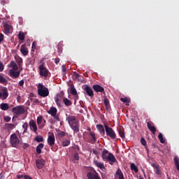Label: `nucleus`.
<instances>
[{
    "instance_id": "nucleus-36",
    "label": "nucleus",
    "mask_w": 179,
    "mask_h": 179,
    "mask_svg": "<svg viewBox=\"0 0 179 179\" xmlns=\"http://www.w3.org/2000/svg\"><path fill=\"white\" fill-rule=\"evenodd\" d=\"M131 167V170H133L134 171H135V173H138V166H136V165H135V164L131 163L130 165Z\"/></svg>"
},
{
    "instance_id": "nucleus-5",
    "label": "nucleus",
    "mask_w": 179,
    "mask_h": 179,
    "mask_svg": "<svg viewBox=\"0 0 179 179\" xmlns=\"http://www.w3.org/2000/svg\"><path fill=\"white\" fill-rule=\"evenodd\" d=\"M10 145L12 148H17V145L20 143V140L17 138L16 134H13L10 136Z\"/></svg>"
},
{
    "instance_id": "nucleus-1",
    "label": "nucleus",
    "mask_w": 179,
    "mask_h": 179,
    "mask_svg": "<svg viewBox=\"0 0 179 179\" xmlns=\"http://www.w3.org/2000/svg\"><path fill=\"white\" fill-rule=\"evenodd\" d=\"M101 157L103 162H108V163L113 166L114 163H117V158L111 152H108V150H103L101 153Z\"/></svg>"
},
{
    "instance_id": "nucleus-2",
    "label": "nucleus",
    "mask_w": 179,
    "mask_h": 179,
    "mask_svg": "<svg viewBox=\"0 0 179 179\" xmlns=\"http://www.w3.org/2000/svg\"><path fill=\"white\" fill-rule=\"evenodd\" d=\"M70 128L74 131V132H79V121L76 119V117L69 115L66 117Z\"/></svg>"
},
{
    "instance_id": "nucleus-3",
    "label": "nucleus",
    "mask_w": 179,
    "mask_h": 179,
    "mask_svg": "<svg viewBox=\"0 0 179 179\" xmlns=\"http://www.w3.org/2000/svg\"><path fill=\"white\" fill-rule=\"evenodd\" d=\"M38 94L41 97H47L50 94V91L48 88L44 86V85L39 83L37 86Z\"/></svg>"
},
{
    "instance_id": "nucleus-49",
    "label": "nucleus",
    "mask_w": 179,
    "mask_h": 179,
    "mask_svg": "<svg viewBox=\"0 0 179 179\" xmlns=\"http://www.w3.org/2000/svg\"><path fill=\"white\" fill-rule=\"evenodd\" d=\"M3 120H4V121H5L6 122H10V117H9V116H6V117H4Z\"/></svg>"
},
{
    "instance_id": "nucleus-6",
    "label": "nucleus",
    "mask_w": 179,
    "mask_h": 179,
    "mask_svg": "<svg viewBox=\"0 0 179 179\" xmlns=\"http://www.w3.org/2000/svg\"><path fill=\"white\" fill-rule=\"evenodd\" d=\"M39 69V75L40 76H44L45 78H47L48 76V73H50V71L48 70L47 68H45V63H43L38 66Z\"/></svg>"
},
{
    "instance_id": "nucleus-20",
    "label": "nucleus",
    "mask_w": 179,
    "mask_h": 179,
    "mask_svg": "<svg viewBox=\"0 0 179 179\" xmlns=\"http://www.w3.org/2000/svg\"><path fill=\"white\" fill-rule=\"evenodd\" d=\"M48 113L52 116L55 117V115L57 113H58V110H57V108L55 107H51L49 110H48Z\"/></svg>"
},
{
    "instance_id": "nucleus-29",
    "label": "nucleus",
    "mask_w": 179,
    "mask_h": 179,
    "mask_svg": "<svg viewBox=\"0 0 179 179\" xmlns=\"http://www.w3.org/2000/svg\"><path fill=\"white\" fill-rule=\"evenodd\" d=\"M44 148V144L43 143H39L38 145L36 147V152L38 155H40L41 153V149Z\"/></svg>"
},
{
    "instance_id": "nucleus-23",
    "label": "nucleus",
    "mask_w": 179,
    "mask_h": 179,
    "mask_svg": "<svg viewBox=\"0 0 179 179\" xmlns=\"http://www.w3.org/2000/svg\"><path fill=\"white\" fill-rule=\"evenodd\" d=\"M1 110H3V111H8V109L9 108V104L7 103H2L0 105Z\"/></svg>"
},
{
    "instance_id": "nucleus-17",
    "label": "nucleus",
    "mask_w": 179,
    "mask_h": 179,
    "mask_svg": "<svg viewBox=\"0 0 179 179\" xmlns=\"http://www.w3.org/2000/svg\"><path fill=\"white\" fill-rule=\"evenodd\" d=\"M29 127L35 134H37V124H36V121L31 120L29 122Z\"/></svg>"
},
{
    "instance_id": "nucleus-31",
    "label": "nucleus",
    "mask_w": 179,
    "mask_h": 179,
    "mask_svg": "<svg viewBox=\"0 0 179 179\" xmlns=\"http://www.w3.org/2000/svg\"><path fill=\"white\" fill-rule=\"evenodd\" d=\"M173 160H174L175 166H176L178 171H179V157H175Z\"/></svg>"
},
{
    "instance_id": "nucleus-51",
    "label": "nucleus",
    "mask_w": 179,
    "mask_h": 179,
    "mask_svg": "<svg viewBox=\"0 0 179 179\" xmlns=\"http://www.w3.org/2000/svg\"><path fill=\"white\" fill-rule=\"evenodd\" d=\"M36 45H37V43L36 42H33L31 46L32 51H34V50H36Z\"/></svg>"
},
{
    "instance_id": "nucleus-32",
    "label": "nucleus",
    "mask_w": 179,
    "mask_h": 179,
    "mask_svg": "<svg viewBox=\"0 0 179 179\" xmlns=\"http://www.w3.org/2000/svg\"><path fill=\"white\" fill-rule=\"evenodd\" d=\"M65 135H66V133H65V131H59L57 135H56V138H64V136H65Z\"/></svg>"
},
{
    "instance_id": "nucleus-45",
    "label": "nucleus",
    "mask_w": 179,
    "mask_h": 179,
    "mask_svg": "<svg viewBox=\"0 0 179 179\" xmlns=\"http://www.w3.org/2000/svg\"><path fill=\"white\" fill-rule=\"evenodd\" d=\"M141 145H143V146H146L147 142H146V140L145 139V138H143V137L141 138Z\"/></svg>"
},
{
    "instance_id": "nucleus-54",
    "label": "nucleus",
    "mask_w": 179,
    "mask_h": 179,
    "mask_svg": "<svg viewBox=\"0 0 179 179\" xmlns=\"http://www.w3.org/2000/svg\"><path fill=\"white\" fill-rule=\"evenodd\" d=\"M23 85H24V80H21L19 82V86L23 87Z\"/></svg>"
},
{
    "instance_id": "nucleus-48",
    "label": "nucleus",
    "mask_w": 179,
    "mask_h": 179,
    "mask_svg": "<svg viewBox=\"0 0 179 179\" xmlns=\"http://www.w3.org/2000/svg\"><path fill=\"white\" fill-rule=\"evenodd\" d=\"M5 69V66L3 65V63L0 61V72H2Z\"/></svg>"
},
{
    "instance_id": "nucleus-52",
    "label": "nucleus",
    "mask_w": 179,
    "mask_h": 179,
    "mask_svg": "<svg viewBox=\"0 0 179 179\" xmlns=\"http://www.w3.org/2000/svg\"><path fill=\"white\" fill-rule=\"evenodd\" d=\"M156 174L160 175V169H159V166H156V171H155Z\"/></svg>"
},
{
    "instance_id": "nucleus-28",
    "label": "nucleus",
    "mask_w": 179,
    "mask_h": 179,
    "mask_svg": "<svg viewBox=\"0 0 179 179\" xmlns=\"http://www.w3.org/2000/svg\"><path fill=\"white\" fill-rule=\"evenodd\" d=\"M55 101L57 107H59V108L62 107V102L61 101L59 98H58V96L55 97Z\"/></svg>"
},
{
    "instance_id": "nucleus-4",
    "label": "nucleus",
    "mask_w": 179,
    "mask_h": 179,
    "mask_svg": "<svg viewBox=\"0 0 179 179\" xmlns=\"http://www.w3.org/2000/svg\"><path fill=\"white\" fill-rule=\"evenodd\" d=\"M104 128H105V131L107 136H109L110 139H116L117 134H115V131H114L113 128L108 127V125L106 124H104Z\"/></svg>"
},
{
    "instance_id": "nucleus-35",
    "label": "nucleus",
    "mask_w": 179,
    "mask_h": 179,
    "mask_svg": "<svg viewBox=\"0 0 179 179\" xmlns=\"http://www.w3.org/2000/svg\"><path fill=\"white\" fill-rule=\"evenodd\" d=\"M70 92L73 96H78V92L76 91V89H75V87H71Z\"/></svg>"
},
{
    "instance_id": "nucleus-27",
    "label": "nucleus",
    "mask_w": 179,
    "mask_h": 179,
    "mask_svg": "<svg viewBox=\"0 0 179 179\" xmlns=\"http://www.w3.org/2000/svg\"><path fill=\"white\" fill-rule=\"evenodd\" d=\"M10 66L13 68V71H17V69H19L17 64H16V63L13 61L10 62Z\"/></svg>"
},
{
    "instance_id": "nucleus-30",
    "label": "nucleus",
    "mask_w": 179,
    "mask_h": 179,
    "mask_svg": "<svg viewBox=\"0 0 179 179\" xmlns=\"http://www.w3.org/2000/svg\"><path fill=\"white\" fill-rule=\"evenodd\" d=\"M16 125L12 124V123H6L5 124V127L6 129H13L15 128Z\"/></svg>"
},
{
    "instance_id": "nucleus-59",
    "label": "nucleus",
    "mask_w": 179,
    "mask_h": 179,
    "mask_svg": "<svg viewBox=\"0 0 179 179\" xmlns=\"http://www.w3.org/2000/svg\"><path fill=\"white\" fill-rule=\"evenodd\" d=\"M17 178L21 179V178H24V176L23 175H17Z\"/></svg>"
},
{
    "instance_id": "nucleus-53",
    "label": "nucleus",
    "mask_w": 179,
    "mask_h": 179,
    "mask_svg": "<svg viewBox=\"0 0 179 179\" xmlns=\"http://www.w3.org/2000/svg\"><path fill=\"white\" fill-rule=\"evenodd\" d=\"M53 118L55 120V121H59V116L55 115V116H52Z\"/></svg>"
},
{
    "instance_id": "nucleus-44",
    "label": "nucleus",
    "mask_w": 179,
    "mask_h": 179,
    "mask_svg": "<svg viewBox=\"0 0 179 179\" xmlns=\"http://www.w3.org/2000/svg\"><path fill=\"white\" fill-rule=\"evenodd\" d=\"M120 101L122 103H129L130 100L129 99L124 97V98H120Z\"/></svg>"
},
{
    "instance_id": "nucleus-37",
    "label": "nucleus",
    "mask_w": 179,
    "mask_h": 179,
    "mask_svg": "<svg viewBox=\"0 0 179 179\" xmlns=\"http://www.w3.org/2000/svg\"><path fill=\"white\" fill-rule=\"evenodd\" d=\"M18 38L21 41H23V40H24V33H23V31H20L19 32V34H18Z\"/></svg>"
},
{
    "instance_id": "nucleus-41",
    "label": "nucleus",
    "mask_w": 179,
    "mask_h": 179,
    "mask_svg": "<svg viewBox=\"0 0 179 179\" xmlns=\"http://www.w3.org/2000/svg\"><path fill=\"white\" fill-rule=\"evenodd\" d=\"M17 64L19 68H21L22 64H23V59L20 57H18L17 59Z\"/></svg>"
},
{
    "instance_id": "nucleus-42",
    "label": "nucleus",
    "mask_w": 179,
    "mask_h": 179,
    "mask_svg": "<svg viewBox=\"0 0 179 179\" xmlns=\"http://www.w3.org/2000/svg\"><path fill=\"white\" fill-rule=\"evenodd\" d=\"M118 132H119L120 136L122 139H124V138H125V132H124L123 130L121 129L118 130Z\"/></svg>"
},
{
    "instance_id": "nucleus-55",
    "label": "nucleus",
    "mask_w": 179,
    "mask_h": 179,
    "mask_svg": "<svg viewBox=\"0 0 179 179\" xmlns=\"http://www.w3.org/2000/svg\"><path fill=\"white\" fill-rule=\"evenodd\" d=\"M29 144L24 143L22 148H23V149H27V148H29Z\"/></svg>"
},
{
    "instance_id": "nucleus-39",
    "label": "nucleus",
    "mask_w": 179,
    "mask_h": 179,
    "mask_svg": "<svg viewBox=\"0 0 179 179\" xmlns=\"http://www.w3.org/2000/svg\"><path fill=\"white\" fill-rule=\"evenodd\" d=\"M22 128L24 129L23 134H26V132H27V129L29 128V124L27 122L24 123Z\"/></svg>"
},
{
    "instance_id": "nucleus-62",
    "label": "nucleus",
    "mask_w": 179,
    "mask_h": 179,
    "mask_svg": "<svg viewBox=\"0 0 179 179\" xmlns=\"http://www.w3.org/2000/svg\"><path fill=\"white\" fill-rule=\"evenodd\" d=\"M93 153H94V155H97V151H96V150H93Z\"/></svg>"
},
{
    "instance_id": "nucleus-25",
    "label": "nucleus",
    "mask_w": 179,
    "mask_h": 179,
    "mask_svg": "<svg viewBox=\"0 0 179 179\" xmlns=\"http://www.w3.org/2000/svg\"><path fill=\"white\" fill-rule=\"evenodd\" d=\"M0 83L2 85H8V80L1 73H0Z\"/></svg>"
},
{
    "instance_id": "nucleus-63",
    "label": "nucleus",
    "mask_w": 179,
    "mask_h": 179,
    "mask_svg": "<svg viewBox=\"0 0 179 179\" xmlns=\"http://www.w3.org/2000/svg\"><path fill=\"white\" fill-rule=\"evenodd\" d=\"M126 106H129V103H126Z\"/></svg>"
},
{
    "instance_id": "nucleus-61",
    "label": "nucleus",
    "mask_w": 179,
    "mask_h": 179,
    "mask_svg": "<svg viewBox=\"0 0 179 179\" xmlns=\"http://www.w3.org/2000/svg\"><path fill=\"white\" fill-rule=\"evenodd\" d=\"M87 131H89V132H92V129L90 127H88Z\"/></svg>"
},
{
    "instance_id": "nucleus-43",
    "label": "nucleus",
    "mask_w": 179,
    "mask_h": 179,
    "mask_svg": "<svg viewBox=\"0 0 179 179\" xmlns=\"http://www.w3.org/2000/svg\"><path fill=\"white\" fill-rule=\"evenodd\" d=\"M73 76L74 79H79L80 78V75H79V73H78L76 71L73 73Z\"/></svg>"
},
{
    "instance_id": "nucleus-47",
    "label": "nucleus",
    "mask_w": 179,
    "mask_h": 179,
    "mask_svg": "<svg viewBox=\"0 0 179 179\" xmlns=\"http://www.w3.org/2000/svg\"><path fill=\"white\" fill-rule=\"evenodd\" d=\"M90 136L92 138L93 141L96 142V134L94 132H90Z\"/></svg>"
},
{
    "instance_id": "nucleus-9",
    "label": "nucleus",
    "mask_w": 179,
    "mask_h": 179,
    "mask_svg": "<svg viewBox=\"0 0 179 179\" xmlns=\"http://www.w3.org/2000/svg\"><path fill=\"white\" fill-rule=\"evenodd\" d=\"M87 177L88 179H101L96 171H94L93 172H88Z\"/></svg>"
},
{
    "instance_id": "nucleus-7",
    "label": "nucleus",
    "mask_w": 179,
    "mask_h": 179,
    "mask_svg": "<svg viewBox=\"0 0 179 179\" xmlns=\"http://www.w3.org/2000/svg\"><path fill=\"white\" fill-rule=\"evenodd\" d=\"M12 113L16 114V115H22L26 113L24 106H18L12 108Z\"/></svg>"
},
{
    "instance_id": "nucleus-13",
    "label": "nucleus",
    "mask_w": 179,
    "mask_h": 179,
    "mask_svg": "<svg viewBox=\"0 0 179 179\" xmlns=\"http://www.w3.org/2000/svg\"><path fill=\"white\" fill-rule=\"evenodd\" d=\"M147 127L153 135L156 134V127H155V124L153 123V122H147Z\"/></svg>"
},
{
    "instance_id": "nucleus-22",
    "label": "nucleus",
    "mask_w": 179,
    "mask_h": 179,
    "mask_svg": "<svg viewBox=\"0 0 179 179\" xmlns=\"http://www.w3.org/2000/svg\"><path fill=\"white\" fill-rule=\"evenodd\" d=\"M20 51H21V53L22 54V55H24V57H26V55H27V54H29V50L26 48V45H22L21 46Z\"/></svg>"
},
{
    "instance_id": "nucleus-46",
    "label": "nucleus",
    "mask_w": 179,
    "mask_h": 179,
    "mask_svg": "<svg viewBox=\"0 0 179 179\" xmlns=\"http://www.w3.org/2000/svg\"><path fill=\"white\" fill-rule=\"evenodd\" d=\"M103 103H104L106 107H108V105L110 104V101H108V99H107L106 97L104 98Z\"/></svg>"
},
{
    "instance_id": "nucleus-21",
    "label": "nucleus",
    "mask_w": 179,
    "mask_h": 179,
    "mask_svg": "<svg viewBox=\"0 0 179 179\" xmlns=\"http://www.w3.org/2000/svg\"><path fill=\"white\" fill-rule=\"evenodd\" d=\"M96 129L99 131L101 135H106V130H104V127L102 124H96Z\"/></svg>"
},
{
    "instance_id": "nucleus-33",
    "label": "nucleus",
    "mask_w": 179,
    "mask_h": 179,
    "mask_svg": "<svg viewBox=\"0 0 179 179\" xmlns=\"http://www.w3.org/2000/svg\"><path fill=\"white\" fill-rule=\"evenodd\" d=\"M70 144H71V141H69L68 139L64 140L62 143V145L63 148H65L66 146H69Z\"/></svg>"
},
{
    "instance_id": "nucleus-12",
    "label": "nucleus",
    "mask_w": 179,
    "mask_h": 179,
    "mask_svg": "<svg viewBox=\"0 0 179 179\" xmlns=\"http://www.w3.org/2000/svg\"><path fill=\"white\" fill-rule=\"evenodd\" d=\"M84 92L89 96L90 97H94V92H93V90L89 86V85H85L84 87Z\"/></svg>"
},
{
    "instance_id": "nucleus-57",
    "label": "nucleus",
    "mask_w": 179,
    "mask_h": 179,
    "mask_svg": "<svg viewBox=\"0 0 179 179\" xmlns=\"http://www.w3.org/2000/svg\"><path fill=\"white\" fill-rule=\"evenodd\" d=\"M3 41V34H0V43H2Z\"/></svg>"
},
{
    "instance_id": "nucleus-8",
    "label": "nucleus",
    "mask_w": 179,
    "mask_h": 179,
    "mask_svg": "<svg viewBox=\"0 0 179 179\" xmlns=\"http://www.w3.org/2000/svg\"><path fill=\"white\" fill-rule=\"evenodd\" d=\"M45 119L43 117V116H39L37 117V124L40 129L44 128L45 127Z\"/></svg>"
},
{
    "instance_id": "nucleus-64",
    "label": "nucleus",
    "mask_w": 179,
    "mask_h": 179,
    "mask_svg": "<svg viewBox=\"0 0 179 179\" xmlns=\"http://www.w3.org/2000/svg\"><path fill=\"white\" fill-rule=\"evenodd\" d=\"M168 179H171V178L169 177V175H167Z\"/></svg>"
},
{
    "instance_id": "nucleus-18",
    "label": "nucleus",
    "mask_w": 179,
    "mask_h": 179,
    "mask_svg": "<svg viewBox=\"0 0 179 179\" xmlns=\"http://www.w3.org/2000/svg\"><path fill=\"white\" fill-rule=\"evenodd\" d=\"M2 92H0V97L2 100H6V99H8V96H9L8 89H3Z\"/></svg>"
},
{
    "instance_id": "nucleus-24",
    "label": "nucleus",
    "mask_w": 179,
    "mask_h": 179,
    "mask_svg": "<svg viewBox=\"0 0 179 179\" xmlns=\"http://www.w3.org/2000/svg\"><path fill=\"white\" fill-rule=\"evenodd\" d=\"M63 103H64L66 107H69L70 106H72V101L68 98H63Z\"/></svg>"
},
{
    "instance_id": "nucleus-15",
    "label": "nucleus",
    "mask_w": 179,
    "mask_h": 179,
    "mask_svg": "<svg viewBox=\"0 0 179 179\" xmlns=\"http://www.w3.org/2000/svg\"><path fill=\"white\" fill-rule=\"evenodd\" d=\"M36 164L37 169H41L43 167H44V165L45 164V161L44 159H36Z\"/></svg>"
},
{
    "instance_id": "nucleus-14",
    "label": "nucleus",
    "mask_w": 179,
    "mask_h": 179,
    "mask_svg": "<svg viewBox=\"0 0 179 179\" xmlns=\"http://www.w3.org/2000/svg\"><path fill=\"white\" fill-rule=\"evenodd\" d=\"M93 163L94 166H96V167H98V169H100V170H102V171H104V170H106V166H104L103 163H101L97 160H94Z\"/></svg>"
},
{
    "instance_id": "nucleus-40",
    "label": "nucleus",
    "mask_w": 179,
    "mask_h": 179,
    "mask_svg": "<svg viewBox=\"0 0 179 179\" xmlns=\"http://www.w3.org/2000/svg\"><path fill=\"white\" fill-rule=\"evenodd\" d=\"M79 154L75 153L73 157V162H79Z\"/></svg>"
},
{
    "instance_id": "nucleus-10",
    "label": "nucleus",
    "mask_w": 179,
    "mask_h": 179,
    "mask_svg": "<svg viewBox=\"0 0 179 179\" xmlns=\"http://www.w3.org/2000/svg\"><path fill=\"white\" fill-rule=\"evenodd\" d=\"M48 144L49 146H54L55 145V136L54 133H51L48 137Z\"/></svg>"
},
{
    "instance_id": "nucleus-19",
    "label": "nucleus",
    "mask_w": 179,
    "mask_h": 179,
    "mask_svg": "<svg viewBox=\"0 0 179 179\" xmlns=\"http://www.w3.org/2000/svg\"><path fill=\"white\" fill-rule=\"evenodd\" d=\"M17 70H10L9 76L11 78H19L20 76V71H15Z\"/></svg>"
},
{
    "instance_id": "nucleus-60",
    "label": "nucleus",
    "mask_w": 179,
    "mask_h": 179,
    "mask_svg": "<svg viewBox=\"0 0 179 179\" xmlns=\"http://www.w3.org/2000/svg\"><path fill=\"white\" fill-rule=\"evenodd\" d=\"M152 167H154V169H156V167H157V165H156L155 164H152Z\"/></svg>"
},
{
    "instance_id": "nucleus-26",
    "label": "nucleus",
    "mask_w": 179,
    "mask_h": 179,
    "mask_svg": "<svg viewBox=\"0 0 179 179\" xmlns=\"http://www.w3.org/2000/svg\"><path fill=\"white\" fill-rule=\"evenodd\" d=\"M116 176H118L119 179H125L124 178V173H122V171L120 169H117V171L116 172Z\"/></svg>"
},
{
    "instance_id": "nucleus-58",
    "label": "nucleus",
    "mask_w": 179,
    "mask_h": 179,
    "mask_svg": "<svg viewBox=\"0 0 179 179\" xmlns=\"http://www.w3.org/2000/svg\"><path fill=\"white\" fill-rule=\"evenodd\" d=\"M24 179H33V178L29 176L28 175L24 176Z\"/></svg>"
},
{
    "instance_id": "nucleus-56",
    "label": "nucleus",
    "mask_w": 179,
    "mask_h": 179,
    "mask_svg": "<svg viewBox=\"0 0 179 179\" xmlns=\"http://www.w3.org/2000/svg\"><path fill=\"white\" fill-rule=\"evenodd\" d=\"M59 61H61L59 58H56V59H55V63L56 64H59Z\"/></svg>"
},
{
    "instance_id": "nucleus-50",
    "label": "nucleus",
    "mask_w": 179,
    "mask_h": 179,
    "mask_svg": "<svg viewBox=\"0 0 179 179\" xmlns=\"http://www.w3.org/2000/svg\"><path fill=\"white\" fill-rule=\"evenodd\" d=\"M62 71L63 72V75H64V76H65V72H66V67L65 66V65H62Z\"/></svg>"
},
{
    "instance_id": "nucleus-38",
    "label": "nucleus",
    "mask_w": 179,
    "mask_h": 179,
    "mask_svg": "<svg viewBox=\"0 0 179 179\" xmlns=\"http://www.w3.org/2000/svg\"><path fill=\"white\" fill-rule=\"evenodd\" d=\"M35 141L38 143L43 142L44 138H43V136H37L35 137Z\"/></svg>"
},
{
    "instance_id": "nucleus-16",
    "label": "nucleus",
    "mask_w": 179,
    "mask_h": 179,
    "mask_svg": "<svg viewBox=\"0 0 179 179\" xmlns=\"http://www.w3.org/2000/svg\"><path fill=\"white\" fill-rule=\"evenodd\" d=\"M92 89L96 92V93H103L104 92V87H101V85H94L92 86Z\"/></svg>"
},
{
    "instance_id": "nucleus-34",
    "label": "nucleus",
    "mask_w": 179,
    "mask_h": 179,
    "mask_svg": "<svg viewBox=\"0 0 179 179\" xmlns=\"http://www.w3.org/2000/svg\"><path fill=\"white\" fill-rule=\"evenodd\" d=\"M158 138L159 139L161 143H166V138H163V134L162 133L159 134Z\"/></svg>"
},
{
    "instance_id": "nucleus-11",
    "label": "nucleus",
    "mask_w": 179,
    "mask_h": 179,
    "mask_svg": "<svg viewBox=\"0 0 179 179\" xmlns=\"http://www.w3.org/2000/svg\"><path fill=\"white\" fill-rule=\"evenodd\" d=\"M13 31V27L12 25L8 24V23H4V33L5 34H10Z\"/></svg>"
}]
</instances>
